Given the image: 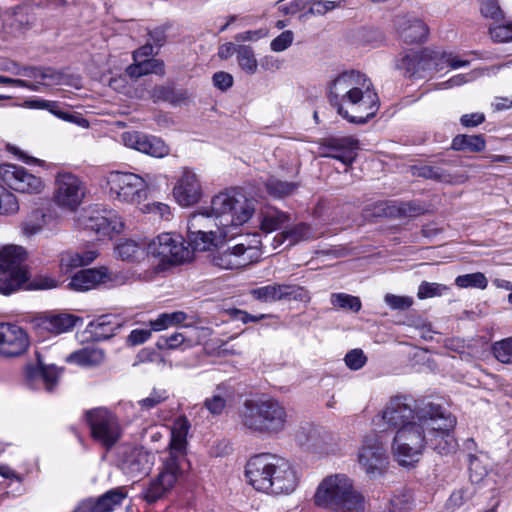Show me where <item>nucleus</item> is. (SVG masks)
Wrapping results in <instances>:
<instances>
[{
  "label": "nucleus",
  "mask_w": 512,
  "mask_h": 512,
  "mask_svg": "<svg viewBox=\"0 0 512 512\" xmlns=\"http://www.w3.org/2000/svg\"><path fill=\"white\" fill-rule=\"evenodd\" d=\"M118 328L119 324L114 317L103 315L91 321L86 328V332L90 334L93 340L101 341L112 337Z\"/></svg>",
  "instance_id": "f704fd0d"
},
{
  "label": "nucleus",
  "mask_w": 512,
  "mask_h": 512,
  "mask_svg": "<svg viewBox=\"0 0 512 512\" xmlns=\"http://www.w3.org/2000/svg\"><path fill=\"white\" fill-rule=\"evenodd\" d=\"M190 429V422L185 416H179L173 422L171 428L170 452L168 458L175 457L180 464L184 458L187 445V434Z\"/></svg>",
  "instance_id": "c85d7f7f"
},
{
  "label": "nucleus",
  "mask_w": 512,
  "mask_h": 512,
  "mask_svg": "<svg viewBox=\"0 0 512 512\" xmlns=\"http://www.w3.org/2000/svg\"><path fill=\"white\" fill-rule=\"evenodd\" d=\"M218 221L215 219L211 212V206L209 208H202L199 211L193 213L187 222L188 236L199 235L208 230H213V227H217L215 224Z\"/></svg>",
  "instance_id": "473e14b6"
},
{
  "label": "nucleus",
  "mask_w": 512,
  "mask_h": 512,
  "mask_svg": "<svg viewBox=\"0 0 512 512\" xmlns=\"http://www.w3.org/2000/svg\"><path fill=\"white\" fill-rule=\"evenodd\" d=\"M329 100L338 115L354 125H363L379 107L372 81L358 71L338 75L329 86Z\"/></svg>",
  "instance_id": "f03ea898"
},
{
  "label": "nucleus",
  "mask_w": 512,
  "mask_h": 512,
  "mask_svg": "<svg viewBox=\"0 0 512 512\" xmlns=\"http://www.w3.org/2000/svg\"><path fill=\"white\" fill-rule=\"evenodd\" d=\"M202 195L201 184L195 172L185 168L173 188V196L179 205L188 207L197 203Z\"/></svg>",
  "instance_id": "412c9836"
},
{
  "label": "nucleus",
  "mask_w": 512,
  "mask_h": 512,
  "mask_svg": "<svg viewBox=\"0 0 512 512\" xmlns=\"http://www.w3.org/2000/svg\"><path fill=\"white\" fill-rule=\"evenodd\" d=\"M316 234L312 231L311 227L307 224L300 223L295 225L281 234V243L288 240V245H294L300 241H307L316 238Z\"/></svg>",
  "instance_id": "a18cd8bd"
},
{
  "label": "nucleus",
  "mask_w": 512,
  "mask_h": 512,
  "mask_svg": "<svg viewBox=\"0 0 512 512\" xmlns=\"http://www.w3.org/2000/svg\"><path fill=\"white\" fill-rule=\"evenodd\" d=\"M109 280L106 268H91L77 272L70 280L68 287L75 291H88Z\"/></svg>",
  "instance_id": "cd10ccee"
},
{
  "label": "nucleus",
  "mask_w": 512,
  "mask_h": 512,
  "mask_svg": "<svg viewBox=\"0 0 512 512\" xmlns=\"http://www.w3.org/2000/svg\"><path fill=\"white\" fill-rule=\"evenodd\" d=\"M451 148L457 151L479 152L485 148V141L480 135H458L451 144Z\"/></svg>",
  "instance_id": "37998d69"
},
{
  "label": "nucleus",
  "mask_w": 512,
  "mask_h": 512,
  "mask_svg": "<svg viewBox=\"0 0 512 512\" xmlns=\"http://www.w3.org/2000/svg\"><path fill=\"white\" fill-rule=\"evenodd\" d=\"M480 11L485 18H490L496 22H499L504 17L497 0L480 1Z\"/></svg>",
  "instance_id": "13d9d810"
},
{
  "label": "nucleus",
  "mask_w": 512,
  "mask_h": 512,
  "mask_svg": "<svg viewBox=\"0 0 512 512\" xmlns=\"http://www.w3.org/2000/svg\"><path fill=\"white\" fill-rule=\"evenodd\" d=\"M300 290L301 288L297 285L273 283L252 289L251 295L261 302L272 303L292 297L296 298L299 296Z\"/></svg>",
  "instance_id": "393cba45"
},
{
  "label": "nucleus",
  "mask_w": 512,
  "mask_h": 512,
  "mask_svg": "<svg viewBox=\"0 0 512 512\" xmlns=\"http://www.w3.org/2000/svg\"><path fill=\"white\" fill-rule=\"evenodd\" d=\"M384 300L392 309L398 310H406L413 304V299L411 297L398 296L394 294H386Z\"/></svg>",
  "instance_id": "69168bd1"
},
{
  "label": "nucleus",
  "mask_w": 512,
  "mask_h": 512,
  "mask_svg": "<svg viewBox=\"0 0 512 512\" xmlns=\"http://www.w3.org/2000/svg\"><path fill=\"white\" fill-rule=\"evenodd\" d=\"M493 354L502 363H512V337L493 344Z\"/></svg>",
  "instance_id": "4d7b16f0"
},
{
  "label": "nucleus",
  "mask_w": 512,
  "mask_h": 512,
  "mask_svg": "<svg viewBox=\"0 0 512 512\" xmlns=\"http://www.w3.org/2000/svg\"><path fill=\"white\" fill-rule=\"evenodd\" d=\"M344 361L349 369L356 371L366 364L367 357L361 349H353L346 354Z\"/></svg>",
  "instance_id": "680f3d73"
},
{
  "label": "nucleus",
  "mask_w": 512,
  "mask_h": 512,
  "mask_svg": "<svg viewBox=\"0 0 512 512\" xmlns=\"http://www.w3.org/2000/svg\"><path fill=\"white\" fill-rule=\"evenodd\" d=\"M56 222V213L50 207L37 208L32 210L22 222V232L31 237L44 228L54 225Z\"/></svg>",
  "instance_id": "bb28decb"
},
{
  "label": "nucleus",
  "mask_w": 512,
  "mask_h": 512,
  "mask_svg": "<svg viewBox=\"0 0 512 512\" xmlns=\"http://www.w3.org/2000/svg\"><path fill=\"white\" fill-rule=\"evenodd\" d=\"M410 170L412 175L416 177H421L443 183L456 182L451 174H449L447 171L438 166L428 164L413 165L410 167Z\"/></svg>",
  "instance_id": "58836bf2"
},
{
  "label": "nucleus",
  "mask_w": 512,
  "mask_h": 512,
  "mask_svg": "<svg viewBox=\"0 0 512 512\" xmlns=\"http://www.w3.org/2000/svg\"><path fill=\"white\" fill-rule=\"evenodd\" d=\"M114 253L122 261H140L148 256L147 244L134 239H121L115 246Z\"/></svg>",
  "instance_id": "2f4dec72"
},
{
  "label": "nucleus",
  "mask_w": 512,
  "mask_h": 512,
  "mask_svg": "<svg viewBox=\"0 0 512 512\" xmlns=\"http://www.w3.org/2000/svg\"><path fill=\"white\" fill-rule=\"evenodd\" d=\"M313 502L319 508L337 512H362L364 508L363 498L344 474L325 477L316 488Z\"/></svg>",
  "instance_id": "39448f33"
},
{
  "label": "nucleus",
  "mask_w": 512,
  "mask_h": 512,
  "mask_svg": "<svg viewBox=\"0 0 512 512\" xmlns=\"http://www.w3.org/2000/svg\"><path fill=\"white\" fill-rule=\"evenodd\" d=\"M180 474V464L175 457L167 458L159 475L153 479L144 492V498L154 503L162 498L176 483Z\"/></svg>",
  "instance_id": "a211bd4d"
},
{
  "label": "nucleus",
  "mask_w": 512,
  "mask_h": 512,
  "mask_svg": "<svg viewBox=\"0 0 512 512\" xmlns=\"http://www.w3.org/2000/svg\"><path fill=\"white\" fill-rule=\"evenodd\" d=\"M121 140L124 146L153 157L162 158L169 153V147L162 139L142 130H126L121 134Z\"/></svg>",
  "instance_id": "f3484780"
},
{
  "label": "nucleus",
  "mask_w": 512,
  "mask_h": 512,
  "mask_svg": "<svg viewBox=\"0 0 512 512\" xmlns=\"http://www.w3.org/2000/svg\"><path fill=\"white\" fill-rule=\"evenodd\" d=\"M218 221L215 219L211 212V206L209 208H202L199 211L193 213L187 222L188 236L199 235L208 230H213V227H217L215 224Z\"/></svg>",
  "instance_id": "72a5a7b5"
},
{
  "label": "nucleus",
  "mask_w": 512,
  "mask_h": 512,
  "mask_svg": "<svg viewBox=\"0 0 512 512\" xmlns=\"http://www.w3.org/2000/svg\"><path fill=\"white\" fill-rule=\"evenodd\" d=\"M168 397L169 396L166 390L154 389L148 397L140 400L138 404L142 409L149 411L162 402L166 401Z\"/></svg>",
  "instance_id": "bf43d9fd"
},
{
  "label": "nucleus",
  "mask_w": 512,
  "mask_h": 512,
  "mask_svg": "<svg viewBox=\"0 0 512 512\" xmlns=\"http://www.w3.org/2000/svg\"><path fill=\"white\" fill-rule=\"evenodd\" d=\"M237 62L240 68L249 75L255 74L258 70V61L251 46H237Z\"/></svg>",
  "instance_id": "49530a36"
},
{
  "label": "nucleus",
  "mask_w": 512,
  "mask_h": 512,
  "mask_svg": "<svg viewBox=\"0 0 512 512\" xmlns=\"http://www.w3.org/2000/svg\"><path fill=\"white\" fill-rule=\"evenodd\" d=\"M231 398L232 394L226 387L218 386L214 394L206 398L204 406L212 415H220Z\"/></svg>",
  "instance_id": "79ce46f5"
},
{
  "label": "nucleus",
  "mask_w": 512,
  "mask_h": 512,
  "mask_svg": "<svg viewBox=\"0 0 512 512\" xmlns=\"http://www.w3.org/2000/svg\"><path fill=\"white\" fill-rule=\"evenodd\" d=\"M82 318L70 313H49L37 319L39 328L58 335L72 330Z\"/></svg>",
  "instance_id": "a878e982"
},
{
  "label": "nucleus",
  "mask_w": 512,
  "mask_h": 512,
  "mask_svg": "<svg viewBox=\"0 0 512 512\" xmlns=\"http://www.w3.org/2000/svg\"><path fill=\"white\" fill-rule=\"evenodd\" d=\"M293 40V32L290 30H286L271 41L270 48L274 52L285 51L291 46Z\"/></svg>",
  "instance_id": "0e129e2a"
},
{
  "label": "nucleus",
  "mask_w": 512,
  "mask_h": 512,
  "mask_svg": "<svg viewBox=\"0 0 512 512\" xmlns=\"http://www.w3.org/2000/svg\"><path fill=\"white\" fill-rule=\"evenodd\" d=\"M475 494V489L473 487H464L458 490H455L447 500L446 506L447 509L454 512L456 509L462 507H468L469 503L472 501L473 496Z\"/></svg>",
  "instance_id": "8fccbe9b"
},
{
  "label": "nucleus",
  "mask_w": 512,
  "mask_h": 512,
  "mask_svg": "<svg viewBox=\"0 0 512 512\" xmlns=\"http://www.w3.org/2000/svg\"><path fill=\"white\" fill-rule=\"evenodd\" d=\"M19 208L15 194L0 184V216L15 215Z\"/></svg>",
  "instance_id": "3c124183"
},
{
  "label": "nucleus",
  "mask_w": 512,
  "mask_h": 512,
  "mask_svg": "<svg viewBox=\"0 0 512 512\" xmlns=\"http://www.w3.org/2000/svg\"><path fill=\"white\" fill-rule=\"evenodd\" d=\"M31 106L34 108L47 109L55 114L58 118L65 120L68 123L75 124L77 126L86 128L89 126L88 121L76 112H65L56 111V103L46 100H34L31 102Z\"/></svg>",
  "instance_id": "a19ab883"
},
{
  "label": "nucleus",
  "mask_w": 512,
  "mask_h": 512,
  "mask_svg": "<svg viewBox=\"0 0 512 512\" xmlns=\"http://www.w3.org/2000/svg\"><path fill=\"white\" fill-rule=\"evenodd\" d=\"M455 284L459 288H479L485 289L488 285L486 276L481 272L459 275L455 279Z\"/></svg>",
  "instance_id": "864d4df0"
},
{
  "label": "nucleus",
  "mask_w": 512,
  "mask_h": 512,
  "mask_svg": "<svg viewBox=\"0 0 512 512\" xmlns=\"http://www.w3.org/2000/svg\"><path fill=\"white\" fill-rule=\"evenodd\" d=\"M394 26L400 37L407 43L421 42L428 34V28L424 22L410 15H397Z\"/></svg>",
  "instance_id": "b1692460"
},
{
  "label": "nucleus",
  "mask_w": 512,
  "mask_h": 512,
  "mask_svg": "<svg viewBox=\"0 0 512 512\" xmlns=\"http://www.w3.org/2000/svg\"><path fill=\"white\" fill-rule=\"evenodd\" d=\"M469 479L472 484L495 489V474L489 471L488 465L477 456H470Z\"/></svg>",
  "instance_id": "7c9ffc66"
},
{
  "label": "nucleus",
  "mask_w": 512,
  "mask_h": 512,
  "mask_svg": "<svg viewBox=\"0 0 512 512\" xmlns=\"http://www.w3.org/2000/svg\"><path fill=\"white\" fill-rule=\"evenodd\" d=\"M379 416L389 428L396 430L392 453L402 466L418 462L427 446L441 455L456 450L453 435L456 418L438 405L428 403L417 407L411 398L395 396Z\"/></svg>",
  "instance_id": "f257e3e1"
},
{
  "label": "nucleus",
  "mask_w": 512,
  "mask_h": 512,
  "mask_svg": "<svg viewBox=\"0 0 512 512\" xmlns=\"http://www.w3.org/2000/svg\"><path fill=\"white\" fill-rule=\"evenodd\" d=\"M272 454L261 453L252 456L246 463L245 476L248 483L260 492L270 493Z\"/></svg>",
  "instance_id": "6ab92c4d"
},
{
  "label": "nucleus",
  "mask_w": 512,
  "mask_h": 512,
  "mask_svg": "<svg viewBox=\"0 0 512 512\" xmlns=\"http://www.w3.org/2000/svg\"><path fill=\"white\" fill-rule=\"evenodd\" d=\"M217 238V233L214 230H208L199 235L188 236L189 245L191 250L206 251L214 245Z\"/></svg>",
  "instance_id": "6e6d98bb"
},
{
  "label": "nucleus",
  "mask_w": 512,
  "mask_h": 512,
  "mask_svg": "<svg viewBox=\"0 0 512 512\" xmlns=\"http://www.w3.org/2000/svg\"><path fill=\"white\" fill-rule=\"evenodd\" d=\"M239 416L245 428L269 436L284 432L289 421L284 405L271 397L246 400Z\"/></svg>",
  "instance_id": "7ed1b4c3"
},
{
  "label": "nucleus",
  "mask_w": 512,
  "mask_h": 512,
  "mask_svg": "<svg viewBox=\"0 0 512 512\" xmlns=\"http://www.w3.org/2000/svg\"><path fill=\"white\" fill-rule=\"evenodd\" d=\"M86 227L99 237H112L122 232L124 223L117 212L102 205H94L88 209Z\"/></svg>",
  "instance_id": "ddd939ff"
},
{
  "label": "nucleus",
  "mask_w": 512,
  "mask_h": 512,
  "mask_svg": "<svg viewBox=\"0 0 512 512\" xmlns=\"http://www.w3.org/2000/svg\"><path fill=\"white\" fill-rule=\"evenodd\" d=\"M448 291L449 287L445 284L423 281L418 287L417 297L421 300L441 297Z\"/></svg>",
  "instance_id": "5fc2aeb1"
},
{
  "label": "nucleus",
  "mask_w": 512,
  "mask_h": 512,
  "mask_svg": "<svg viewBox=\"0 0 512 512\" xmlns=\"http://www.w3.org/2000/svg\"><path fill=\"white\" fill-rule=\"evenodd\" d=\"M0 178L10 189L21 194L39 195L46 188L41 177L16 164L0 165Z\"/></svg>",
  "instance_id": "f8f14e48"
},
{
  "label": "nucleus",
  "mask_w": 512,
  "mask_h": 512,
  "mask_svg": "<svg viewBox=\"0 0 512 512\" xmlns=\"http://www.w3.org/2000/svg\"><path fill=\"white\" fill-rule=\"evenodd\" d=\"M331 304L335 307L353 312L360 311L362 307L359 297L346 293H333L331 295Z\"/></svg>",
  "instance_id": "603ef678"
},
{
  "label": "nucleus",
  "mask_w": 512,
  "mask_h": 512,
  "mask_svg": "<svg viewBox=\"0 0 512 512\" xmlns=\"http://www.w3.org/2000/svg\"><path fill=\"white\" fill-rule=\"evenodd\" d=\"M127 74L130 77L138 78L147 74H164V63L162 60L150 58L141 61L134 62L130 65L127 70Z\"/></svg>",
  "instance_id": "ea45409f"
},
{
  "label": "nucleus",
  "mask_w": 512,
  "mask_h": 512,
  "mask_svg": "<svg viewBox=\"0 0 512 512\" xmlns=\"http://www.w3.org/2000/svg\"><path fill=\"white\" fill-rule=\"evenodd\" d=\"M92 438L107 450L120 439L122 429L115 414L105 408H95L85 413Z\"/></svg>",
  "instance_id": "9d476101"
},
{
  "label": "nucleus",
  "mask_w": 512,
  "mask_h": 512,
  "mask_svg": "<svg viewBox=\"0 0 512 512\" xmlns=\"http://www.w3.org/2000/svg\"><path fill=\"white\" fill-rule=\"evenodd\" d=\"M29 346V338L24 329L10 324L0 323V355L17 357L23 354Z\"/></svg>",
  "instance_id": "aec40b11"
},
{
  "label": "nucleus",
  "mask_w": 512,
  "mask_h": 512,
  "mask_svg": "<svg viewBox=\"0 0 512 512\" xmlns=\"http://www.w3.org/2000/svg\"><path fill=\"white\" fill-rule=\"evenodd\" d=\"M60 372L54 365L44 366L38 353L35 361L28 363L24 369L25 379L31 386L42 382L47 391L53 390L58 382Z\"/></svg>",
  "instance_id": "4be33fe9"
},
{
  "label": "nucleus",
  "mask_w": 512,
  "mask_h": 512,
  "mask_svg": "<svg viewBox=\"0 0 512 512\" xmlns=\"http://www.w3.org/2000/svg\"><path fill=\"white\" fill-rule=\"evenodd\" d=\"M266 191L274 198H283L292 195L298 188V184L270 178L266 184Z\"/></svg>",
  "instance_id": "09e8293b"
},
{
  "label": "nucleus",
  "mask_w": 512,
  "mask_h": 512,
  "mask_svg": "<svg viewBox=\"0 0 512 512\" xmlns=\"http://www.w3.org/2000/svg\"><path fill=\"white\" fill-rule=\"evenodd\" d=\"M343 2H344L343 0H339L338 2L329 1V0L316 1L310 8V11L313 14L323 15V14L327 13L328 11L333 10L336 7L342 6Z\"/></svg>",
  "instance_id": "774afa93"
},
{
  "label": "nucleus",
  "mask_w": 512,
  "mask_h": 512,
  "mask_svg": "<svg viewBox=\"0 0 512 512\" xmlns=\"http://www.w3.org/2000/svg\"><path fill=\"white\" fill-rule=\"evenodd\" d=\"M261 240L258 234L241 235L233 245L213 255L212 262L221 269H240L260 259Z\"/></svg>",
  "instance_id": "0eeeda50"
},
{
  "label": "nucleus",
  "mask_w": 512,
  "mask_h": 512,
  "mask_svg": "<svg viewBox=\"0 0 512 512\" xmlns=\"http://www.w3.org/2000/svg\"><path fill=\"white\" fill-rule=\"evenodd\" d=\"M147 255L162 264H182L192 259V250L177 233H161L147 244Z\"/></svg>",
  "instance_id": "1a4fd4ad"
},
{
  "label": "nucleus",
  "mask_w": 512,
  "mask_h": 512,
  "mask_svg": "<svg viewBox=\"0 0 512 512\" xmlns=\"http://www.w3.org/2000/svg\"><path fill=\"white\" fill-rule=\"evenodd\" d=\"M323 148L331 150V152H323V157H330L341 161L346 166H351L356 160L359 142L351 137L330 138L325 140Z\"/></svg>",
  "instance_id": "5701e85b"
},
{
  "label": "nucleus",
  "mask_w": 512,
  "mask_h": 512,
  "mask_svg": "<svg viewBox=\"0 0 512 512\" xmlns=\"http://www.w3.org/2000/svg\"><path fill=\"white\" fill-rule=\"evenodd\" d=\"M480 74L481 73L476 70L466 74H458L451 77L449 80L440 83L439 86L441 89H449L452 87L461 86L465 83L474 81L478 76H480Z\"/></svg>",
  "instance_id": "052dcab7"
},
{
  "label": "nucleus",
  "mask_w": 512,
  "mask_h": 512,
  "mask_svg": "<svg viewBox=\"0 0 512 512\" xmlns=\"http://www.w3.org/2000/svg\"><path fill=\"white\" fill-rule=\"evenodd\" d=\"M1 274L3 276L0 278V293L5 296L19 290L28 280V273L11 274L9 272H1Z\"/></svg>",
  "instance_id": "de8ad7c7"
},
{
  "label": "nucleus",
  "mask_w": 512,
  "mask_h": 512,
  "mask_svg": "<svg viewBox=\"0 0 512 512\" xmlns=\"http://www.w3.org/2000/svg\"><path fill=\"white\" fill-rule=\"evenodd\" d=\"M155 455L143 447H126L120 459V469L131 479L147 476L154 465Z\"/></svg>",
  "instance_id": "4468645a"
},
{
  "label": "nucleus",
  "mask_w": 512,
  "mask_h": 512,
  "mask_svg": "<svg viewBox=\"0 0 512 512\" xmlns=\"http://www.w3.org/2000/svg\"><path fill=\"white\" fill-rule=\"evenodd\" d=\"M88 193L86 182L69 171H59L54 180L53 202L68 212H75L83 204Z\"/></svg>",
  "instance_id": "6e6552de"
},
{
  "label": "nucleus",
  "mask_w": 512,
  "mask_h": 512,
  "mask_svg": "<svg viewBox=\"0 0 512 512\" xmlns=\"http://www.w3.org/2000/svg\"><path fill=\"white\" fill-rule=\"evenodd\" d=\"M187 319V315L183 311H175L171 313H162L155 320L149 321V326L153 331H162L169 327L183 323Z\"/></svg>",
  "instance_id": "c03bdc74"
},
{
  "label": "nucleus",
  "mask_w": 512,
  "mask_h": 512,
  "mask_svg": "<svg viewBox=\"0 0 512 512\" xmlns=\"http://www.w3.org/2000/svg\"><path fill=\"white\" fill-rule=\"evenodd\" d=\"M186 342L182 333H173L170 336H163L159 341L160 348L176 349Z\"/></svg>",
  "instance_id": "338daca9"
},
{
  "label": "nucleus",
  "mask_w": 512,
  "mask_h": 512,
  "mask_svg": "<svg viewBox=\"0 0 512 512\" xmlns=\"http://www.w3.org/2000/svg\"><path fill=\"white\" fill-rule=\"evenodd\" d=\"M211 212L218 221V230L223 238L232 240L236 229L247 223L255 213L254 201L237 189L225 190L211 200Z\"/></svg>",
  "instance_id": "20e7f679"
},
{
  "label": "nucleus",
  "mask_w": 512,
  "mask_h": 512,
  "mask_svg": "<svg viewBox=\"0 0 512 512\" xmlns=\"http://www.w3.org/2000/svg\"><path fill=\"white\" fill-rule=\"evenodd\" d=\"M149 174L141 177L130 172L111 171L104 177L110 198L124 204L137 205L147 198Z\"/></svg>",
  "instance_id": "423d86ee"
},
{
  "label": "nucleus",
  "mask_w": 512,
  "mask_h": 512,
  "mask_svg": "<svg viewBox=\"0 0 512 512\" xmlns=\"http://www.w3.org/2000/svg\"><path fill=\"white\" fill-rule=\"evenodd\" d=\"M126 499V493L121 488H115L101 496L93 505L90 512H115Z\"/></svg>",
  "instance_id": "e433bc0d"
},
{
  "label": "nucleus",
  "mask_w": 512,
  "mask_h": 512,
  "mask_svg": "<svg viewBox=\"0 0 512 512\" xmlns=\"http://www.w3.org/2000/svg\"><path fill=\"white\" fill-rule=\"evenodd\" d=\"M289 221V215L276 207L266 206L259 213L260 229L271 233Z\"/></svg>",
  "instance_id": "c9c22d12"
},
{
  "label": "nucleus",
  "mask_w": 512,
  "mask_h": 512,
  "mask_svg": "<svg viewBox=\"0 0 512 512\" xmlns=\"http://www.w3.org/2000/svg\"><path fill=\"white\" fill-rule=\"evenodd\" d=\"M358 464L370 478L383 473L387 464V451L377 433L371 432L364 437L358 450Z\"/></svg>",
  "instance_id": "9b49d317"
},
{
  "label": "nucleus",
  "mask_w": 512,
  "mask_h": 512,
  "mask_svg": "<svg viewBox=\"0 0 512 512\" xmlns=\"http://www.w3.org/2000/svg\"><path fill=\"white\" fill-rule=\"evenodd\" d=\"M270 478V493L290 494L298 485V475L290 461L275 454H272Z\"/></svg>",
  "instance_id": "dca6fc26"
},
{
  "label": "nucleus",
  "mask_w": 512,
  "mask_h": 512,
  "mask_svg": "<svg viewBox=\"0 0 512 512\" xmlns=\"http://www.w3.org/2000/svg\"><path fill=\"white\" fill-rule=\"evenodd\" d=\"M448 52L442 50L425 49L419 54L406 55L401 60L400 68L413 76L420 71H441L447 65Z\"/></svg>",
  "instance_id": "2eb2a0df"
},
{
  "label": "nucleus",
  "mask_w": 512,
  "mask_h": 512,
  "mask_svg": "<svg viewBox=\"0 0 512 512\" xmlns=\"http://www.w3.org/2000/svg\"><path fill=\"white\" fill-rule=\"evenodd\" d=\"M98 256L95 250L78 252L66 250L59 255V268L61 273L68 274L73 269L85 266L93 262Z\"/></svg>",
  "instance_id": "c756f323"
},
{
  "label": "nucleus",
  "mask_w": 512,
  "mask_h": 512,
  "mask_svg": "<svg viewBox=\"0 0 512 512\" xmlns=\"http://www.w3.org/2000/svg\"><path fill=\"white\" fill-rule=\"evenodd\" d=\"M491 38L498 42L512 41V22L490 27Z\"/></svg>",
  "instance_id": "e2e57ef3"
},
{
  "label": "nucleus",
  "mask_w": 512,
  "mask_h": 512,
  "mask_svg": "<svg viewBox=\"0 0 512 512\" xmlns=\"http://www.w3.org/2000/svg\"><path fill=\"white\" fill-rule=\"evenodd\" d=\"M104 351L99 348L86 347L69 355L67 360L80 366L93 367L104 361Z\"/></svg>",
  "instance_id": "4c0bfd02"
}]
</instances>
